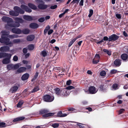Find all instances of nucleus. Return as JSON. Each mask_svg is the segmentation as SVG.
<instances>
[{"mask_svg": "<svg viewBox=\"0 0 128 128\" xmlns=\"http://www.w3.org/2000/svg\"><path fill=\"white\" fill-rule=\"evenodd\" d=\"M70 92L69 90L65 88L61 90L60 96H68Z\"/></svg>", "mask_w": 128, "mask_h": 128, "instance_id": "6", "label": "nucleus"}, {"mask_svg": "<svg viewBox=\"0 0 128 128\" xmlns=\"http://www.w3.org/2000/svg\"><path fill=\"white\" fill-rule=\"evenodd\" d=\"M21 33L25 34H28L30 32V30L27 28H25L21 30Z\"/></svg>", "mask_w": 128, "mask_h": 128, "instance_id": "18", "label": "nucleus"}, {"mask_svg": "<svg viewBox=\"0 0 128 128\" xmlns=\"http://www.w3.org/2000/svg\"><path fill=\"white\" fill-rule=\"evenodd\" d=\"M100 89L102 91H104L105 90V88H104V86L101 85L100 87Z\"/></svg>", "mask_w": 128, "mask_h": 128, "instance_id": "53", "label": "nucleus"}, {"mask_svg": "<svg viewBox=\"0 0 128 128\" xmlns=\"http://www.w3.org/2000/svg\"><path fill=\"white\" fill-rule=\"evenodd\" d=\"M51 126L54 128H57L59 126V124L58 123H54L52 124Z\"/></svg>", "mask_w": 128, "mask_h": 128, "instance_id": "38", "label": "nucleus"}, {"mask_svg": "<svg viewBox=\"0 0 128 128\" xmlns=\"http://www.w3.org/2000/svg\"><path fill=\"white\" fill-rule=\"evenodd\" d=\"M13 70L19 68L20 66H21V64L18 63L15 65L13 64Z\"/></svg>", "mask_w": 128, "mask_h": 128, "instance_id": "36", "label": "nucleus"}, {"mask_svg": "<svg viewBox=\"0 0 128 128\" xmlns=\"http://www.w3.org/2000/svg\"><path fill=\"white\" fill-rule=\"evenodd\" d=\"M38 72H36L34 76V77L33 79H32V81L36 80L38 76Z\"/></svg>", "mask_w": 128, "mask_h": 128, "instance_id": "47", "label": "nucleus"}, {"mask_svg": "<svg viewBox=\"0 0 128 128\" xmlns=\"http://www.w3.org/2000/svg\"><path fill=\"white\" fill-rule=\"evenodd\" d=\"M119 36L116 34H113L110 36L109 38V41H114L118 38Z\"/></svg>", "mask_w": 128, "mask_h": 128, "instance_id": "7", "label": "nucleus"}, {"mask_svg": "<svg viewBox=\"0 0 128 128\" xmlns=\"http://www.w3.org/2000/svg\"><path fill=\"white\" fill-rule=\"evenodd\" d=\"M6 123L4 122H0V127H2L4 126Z\"/></svg>", "mask_w": 128, "mask_h": 128, "instance_id": "56", "label": "nucleus"}, {"mask_svg": "<svg viewBox=\"0 0 128 128\" xmlns=\"http://www.w3.org/2000/svg\"><path fill=\"white\" fill-rule=\"evenodd\" d=\"M5 52H0V58L5 57Z\"/></svg>", "mask_w": 128, "mask_h": 128, "instance_id": "50", "label": "nucleus"}, {"mask_svg": "<svg viewBox=\"0 0 128 128\" xmlns=\"http://www.w3.org/2000/svg\"><path fill=\"white\" fill-rule=\"evenodd\" d=\"M23 103V101H20L18 104L17 105V107L18 108H20L21 107V106L22 104Z\"/></svg>", "mask_w": 128, "mask_h": 128, "instance_id": "41", "label": "nucleus"}, {"mask_svg": "<svg viewBox=\"0 0 128 128\" xmlns=\"http://www.w3.org/2000/svg\"><path fill=\"white\" fill-rule=\"evenodd\" d=\"M55 92L56 94L58 96H60L61 91L60 89L58 88H56L54 89Z\"/></svg>", "mask_w": 128, "mask_h": 128, "instance_id": "23", "label": "nucleus"}, {"mask_svg": "<svg viewBox=\"0 0 128 128\" xmlns=\"http://www.w3.org/2000/svg\"><path fill=\"white\" fill-rule=\"evenodd\" d=\"M35 36L33 34L30 35L28 36L26 38V40L28 41H32L34 39Z\"/></svg>", "mask_w": 128, "mask_h": 128, "instance_id": "15", "label": "nucleus"}, {"mask_svg": "<svg viewBox=\"0 0 128 128\" xmlns=\"http://www.w3.org/2000/svg\"><path fill=\"white\" fill-rule=\"evenodd\" d=\"M2 21L4 22H7V24L5 26V28L7 29H8V26L10 24L12 19L10 17L4 16L2 18Z\"/></svg>", "mask_w": 128, "mask_h": 128, "instance_id": "3", "label": "nucleus"}, {"mask_svg": "<svg viewBox=\"0 0 128 128\" xmlns=\"http://www.w3.org/2000/svg\"><path fill=\"white\" fill-rule=\"evenodd\" d=\"M29 76V74L28 73H26L23 75L22 77V80H24L28 79Z\"/></svg>", "mask_w": 128, "mask_h": 128, "instance_id": "21", "label": "nucleus"}, {"mask_svg": "<svg viewBox=\"0 0 128 128\" xmlns=\"http://www.w3.org/2000/svg\"><path fill=\"white\" fill-rule=\"evenodd\" d=\"M25 118L24 116L18 117L14 119L13 121L14 122H16L17 121H20L24 119Z\"/></svg>", "mask_w": 128, "mask_h": 128, "instance_id": "24", "label": "nucleus"}, {"mask_svg": "<svg viewBox=\"0 0 128 128\" xmlns=\"http://www.w3.org/2000/svg\"><path fill=\"white\" fill-rule=\"evenodd\" d=\"M20 42V40L19 39H14L12 41L13 43H18Z\"/></svg>", "mask_w": 128, "mask_h": 128, "instance_id": "43", "label": "nucleus"}, {"mask_svg": "<svg viewBox=\"0 0 128 128\" xmlns=\"http://www.w3.org/2000/svg\"><path fill=\"white\" fill-rule=\"evenodd\" d=\"M103 51L104 52L106 53L109 56L111 55V52L110 50L104 49H103Z\"/></svg>", "mask_w": 128, "mask_h": 128, "instance_id": "32", "label": "nucleus"}, {"mask_svg": "<svg viewBox=\"0 0 128 128\" xmlns=\"http://www.w3.org/2000/svg\"><path fill=\"white\" fill-rule=\"evenodd\" d=\"M117 72V70L115 69H113L110 71V73L112 74H114L116 73Z\"/></svg>", "mask_w": 128, "mask_h": 128, "instance_id": "44", "label": "nucleus"}, {"mask_svg": "<svg viewBox=\"0 0 128 128\" xmlns=\"http://www.w3.org/2000/svg\"><path fill=\"white\" fill-rule=\"evenodd\" d=\"M54 97L53 96H51L50 95L47 94L44 96L43 98L44 100L46 102H50L52 101L54 99Z\"/></svg>", "mask_w": 128, "mask_h": 128, "instance_id": "4", "label": "nucleus"}, {"mask_svg": "<svg viewBox=\"0 0 128 128\" xmlns=\"http://www.w3.org/2000/svg\"><path fill=\"white\" fill-rule=\"evenodd\" d=\"M20 26L19 23L17 22H14L12 19L9 26L12 27H18Z\"/></svg>", "mask_w": 128, "mask_h": 128, "instance_id": "5", "label": "nucleus"}, {"mask_svg": "<svg viewBox=\"0 0 128 128\" xmlns=\"http://www.w3.org/2000/svg\"><path fill=\"white\" fill-rule=\"evenodd\" d=\"M103 40L104 41H107L108 40L109 38L106 36L104 37L103 38Z\"/></svg>", "mask_w": 128, "mask_h": 128, "instance_id": "62", "label": "nucleus"}, {"mask_svg": "<svg viewBox=\"0 0 128 128\" xmlns=\"http://www.w3.org/2000/svg\"><path fill=\"white\" fill-rule=\"evenodd\" d=\"M68 110L70 111H73L74 112H76V110L74 108H69L68 109Z\"/></svg>", "mask_w": 128, "mask_h": 128, "instance_id": "55", "label": "nucleus"}, {"mask_svg": "<svg viewBox=\"0 0 128 128\" xmlns=\"http://www.w3.org/2000/svg\"><path fill=\"white\" fill-rule=\"evenodd\" d=\"M34 48V46L32 44L29 45L28 46V50H33Z\"/></svg>", "mask_w": 128, "mask_h": 128, "instance_id": "40", "label": "nucleus"}, {"mask_svg": "<svg viewBox=\"0 0 128 128\" xmlns=\"http://www.w3.org/2000/svg\"><path fill=\"white\" fill-rule=\"evenodd\" d=\"M5 54L4 55L5 57H8V58L10 59V58L12 56V54H8L6 53L5 52Z\"/></svg>", "mask_w": 128, "mask_h": 128, "instance_id": "42", "label": "nucleus"}, {"mask_svg": "<svg viewBox=\"0 0 128 128\" xmlns=\"http://www.w3.org/2000/svg\"><path fill=\"white\" fill-rule=\"evenodd\" d=\"M23 18L24 19L28 21H31L33 19L32 18L31 16L28 15H24Z\"/></svg>", "mask_w": 128, "mask_h": 128, "instance_id": "19", "label": "nucleus"}, {"mask_svg": "<svg viewBox=\"0 0 128 128\" xmlns=\"http://www.w3.org/2000/svg\"><path fill=\"white\" fill-rule=\"evenodd\" d=\"M116 17L118 19L121 18V15L120 14H117L116 15Z\"/></svg>", "mask_w": 128, "mask_h": 128, "instance_id": "58", "label": "nucleus"}, {"mask_svg": "<svg viewBox=\"0 0 128 128\" xmlns=\"http://www.w3.org/2000/svg\"><path fill=\"white\" fill-rule=\"evenodd\" d=\"M26 68L25 67H21L18 68L17 71V72H16V73H21L22 72L26 70Z\"/></svg>", "mask_w": 128, "mask_h": 128, "instance_id": "22", "label": "nucleus"}, {"mask_svg": "<svg viewBox=\"0 0 128 128\" xmlns=\"http://www.w3.org/2000/svg\"><path fill=\"white\" fill-rule=\"evenodd\" d=\"M125 110L123 108H121L118 111V113L119 114H120L124 113L125 111Z\"/></svg>", "mask_w": 128, "mask_h": 128, "instance_id": "48", "label": "nucleus"}, {"mask_svg": "<svg viewBox=\"0 0 128 128\" xmlns=\"http://www.w3.org/2000/svg\"><path fill=\"white\" fill-rule=\"evenodd\" d=\"M53 32V30L52 29L50 30L48 32V35H50L52 34Z\"/></svg>", "mask_w": 128, "mask_h": 128, "instance_id": "59", "label": "nucleus"}, {"mask_svg": "<svg viewBox=\"0 0 128 128\" xmlns=\"http://www.w3.org/2000/svg\"><path fill=\"white\" fill-rule=\"evenodd\" d=\"M14 11H10L9 12L10 14L12 16H16L18 15L19 13L23 14L24 12V10L18 6H14Z\"/></svg>", "mask_w": 128, "mask_h": 128, "instance_id": "2", "label": "nucleus"}, {"mask_svg": "<svg viewBox=\"0 0 128 128\" xmlns=\"http://www.w3.org/2000/svg\"><path fill=\"white\" fill-rule=\"evenodd\" d=\"M47 54V53L45 50H44L41 52V55L44 57L46 56Z\"/></svg>", "mask_w": 128, "mask_h": 128, "instance_id": "35", "label": "nucleus"}, {"mask_svg": "<svg viewBox=\"0 0 128 128\" xmlns=\"http://www.w3.org/2000/svg\"><path fill=\"white\" fill-rule=\"evenodd\" d=\"M57 7V6L56 5H54V6H52L50 7V8L51 9H54Z\"/></svg>", "mask_w": 128, "mask_h": 128, "instance_id": "54", "label": "nucleus"}, {"mask_svg": "<svg viewBox=\"0 0 128 128\" xmlns=\"http://www.w3.org/2000/svg\"><path fill=\"white\" fill-rule=\"evenodd\" d=\"M62 112L60 111L58 113V116L61 117V116H62Z\"/></svg>", "mask_w": 128, "mask_h": 128, "instance_id": "63", "label": "nucleus"}, {"mask_svg": "<svg viewBox=\"0 0 128 128\" xmlns=\"http://www.w3.org/2000/svg\"><path fill=\"white\" fill-rule=\"evenodd\" d=\"M10 61L9 59L6 58L2 60V63L4 64H7L10 62Z\"/></svg>", "mask_w": 128, "mask_h": 128, "instance_id": "29", "label": "nucleus"}, {"mask_svg": "<svg viewBox=\"0 0 128 128\" xmlns=\"http://www.w3.org/2000/svg\"><path fill=\"white\" fill-rule=\"evenodd\" d=\"M44 18H42L38 19V21L40 22H42L44 21Z\"/></svg>", "mask_w": 128, "mask_h": 128, "instance_id": "52", "label": "nucleus"}, {"mask_svg": "<svg viewBox=\"0 0 128 128\" xmlns=\"http://www.w3.org/2000/svg\"><path fill=\"white\" fill-rule=\"evenodd\" d=\"M76 41L75 39H72L70 41V42L68 46L69 47H70L73 44V43L75 42Z\"/></svg>", "mask_w": 128, "mask_h": 128, "instance_id": "37", "label": "nucleus"}, {"mask_svg": "<svg viewBox=\"0 0 128 128\" xmlns=\"http://www.w3.org/2000/svg\"><path fill=\"white\" fill-rule=\"evenodd\" d=\"M39 90V88L38 86H36L34 87L32 90L30 92V93H34Z\"/></svg>", "mask_w": 128, "mask_h": 128, "instance_id": "28", "label": "nucleus"}, {"mask_svg": "<svg viewBox=\"0 0 128 128\" xmlns=\"http://www.w3.org/2000/svg\"><path fill=\"white\" fill-rule=\"evenodd\" d=\"M30 28L32 29L36 28L38 27L39 26L38 24L35 23H32L29 25Z\"/></svg>", "mask_w": 128, "mask_h": 128, "instance_id": "14", "label": "nucleus"}, {"mask_svg": "<svg viewBox=\"0 0 128 128\" xmlns=\"http://www.w3.org/2000/svg\"><path fill=\"white\" fill-rule=\"evenodd\" d=\"M118 84H113L112 87L114 90H116L118 88Z\"/></svg>", "mask_w": 128, "mask_h": 128, "instance_id": "33", "label": "nucleus"}, {"mask_svg": "<svg viewBox=\"0 0 128 128\" xmlns=\"http://www.w3.org/2000/svg\"><path fill=\"white\" fill-rule=\"evenodd\" d=\"M28 5L30 8L32 9L35 10L37 8L36 6L35 5L32 3H29L28 4Z\"/></svg>", "mask_w": 128, "mask_h": 128, "instance_id": "26", "label": "nucleus"}, {"mask_svg": "<svg viewBox=\"0 0 128 128\" xmlns=\"http://www.w3.org/2000/svg\"><path fill=\"white\" fill-rule=\"evenodd\" d=\"M50 28V26L49 25L48 26L46 27L44 30V34H45L47 33L48 30H49Z\"/></svg>", "mask_w": 128, "mask_h": 128, "instance_id": "39", "label": "nucleus"}, {"mask_svg": "<svg viewBox=\"0 0 128 128\" xmlns=\"http://www.w3.org/2000/svg\"><path fill=\"white\" fill-rule=\"evenodd\" d=\"M14 20L17 22L21 23H22L23 22V20L22 18L18 17H16L14 18Z\"/></svg>", "mask_w": 128, "mask_h": 128, "instance_id": "30", "label": "nucleus"}, {"mask_svg": "<svg viewBox=\"0 0 128 128\" xmlns=\"http://www.w3.org/2000/svg\"><path fill=\"white\" fill-rule=\"evenodd\" d=\"M80 0H73L71 2V3H73V4L75 3L78 4Z\"/></svg>", "mask_w": 128, "mask_h": 128, "instance_id": "51", "label": "nucleus"}, {"mask_svg": "<svg viewBox=\"0 0 128 128\" xmlns=\"http://www.w3.org/2000/svg\"><path fill=\"white\" fill-rule=\"evenodd\" d=\"M114 64L116 66H119L121 64L120 60L119 59H116L114 61Z\"/></svg>", "mask_w": 128, "mask_h": 128, "instance_id": "20", "label": "nucleus"}, {"mask_svg": "<svg viewBox=\"0 0 128 128\" xmlns=\"http://www.w3.org/2000/svg\"><path fill=\"white\" fill-rule=\"evenodd\" d=\"M121 58L123 60L126 61L128 60V56L125 54H123L121 56Z\"/></svg>", "mask_w": 128, "mask_h": 128, "instance_id": "17", "label": "nucleus"}, {"mask_svg": "<svg viewBox=\"0 0 128 128\" xmlns=\"http://www.w3.org/2000/svg\"><path fill=\"white\" fill-rule=\"evenodd\" d=\"M84 0H81L79 3V5L81 6H82L83 5Z\"/></svg>", "mask_w": 128, "mask_h": 128, "instance_id": "61", "label": "nucleus"}, {"mask_svg": "<svg viewBox=\"0 0 128 128\" xmlns=\"http://www.w3.org/2000/svg\"><path fill=\"white\" fill-rule=\"evenodd\" d=\"M1 33L2 34L1 36V38H0V42L1 43H4L6 45L11 44L10 46H12V43L10 41V39L5 36H6L8 37V36L10 35V32L4 30L1 31Z\"/></svg>", "mask_w": 128, "mask_h": 128, "instance_id": "1", "label": "nucleus"}, {"mask_svg": "<svg viewBox=\"0 0 128 128\" xmlns=\"http://www.w3.org/2000/svg\"><path fill=\"white\" fill-rule=\"evenodd\" d=\"M49 112V110L46 109H43L39 111V113L40 114L44 115Z\"/></svg>", "mask_w": 128, "mask_h": 128, "instance_id": "16", "label": "nucleus"}, {"mask_svg": "<svg viewBox=\"0 0 128 128\" xmlns=\"http://www.w3.org/2000/svg\"><path fill=\"white\" fill-rule=\"evenodd\" d=\"M11 30L12 32L14 34H21V30L18 28H13Z\"/></svg>", "mask_w": 128, "mask_h": 128, "instance_id": "11", "label": "nucleus"}, {"mask_svg": "<svg viewBox=\"0 0 128 128\" xmlns=\"http://www.w3.org/2000/svg\"><path fill=\"white\" fill-rule=\"evenodd\" d=\"M100 57L98 54L95 55L94 58L92 60V62L94 64H96L98 63L99 61Z\"/></svg>", "mask_w": 128, "mask_h": 128, "instance_id": "9", "label": "nucleus"}, {"mask_svg": "<svg viewBox=\"0 0 128 128\" xmlns=\"http://www.w3.org/2000/svg\"><path fill=\"white\" fill-rule=\"evenodd\" d=\"M13 64H9L7 65V68L8 70H10L11 69L13 70Z\"/></svg>", "mask_w": 128, "mask_h": 128, "instance_id": "34", "label": "nucleus"}, {"mask_svg": "<svg viewBox=\"0 0 128 128\" xmlns=\"http://www.w3.org/2000/svg\"><path fill=\"white\" fill-rule=\"evenodd\" d=\"M89 92L90 94H94L96 93L98 90L96 89V88L94 86H90L88 89Z\"/></svg>", "mask_w": 128, "mask_h": 128, "instance_id": "8", "label": "nucleus"}, {"mask_svg": "<svg viewBox=\"0 0 128 128\" xmlns=\"http://www.w3.org/2000/svg\"><path fill=\"white\" fill-rule=\"evenodd\" d=\"M71 83V81L70 80H69L67 81L66 82V84L67 85H70Z\"/></svg>", "mask_w": 128, "mask_h": 128, "instance_id": "60", "label": "nucleus"}, {"mask_svg": "<svg viewBox=\"0 0 128 128\" xmlns=\"http://www.w3.org/2000/svg\"><path fill=\"white\" fill-rule=\"evenodd\" d=\"M8 37L12 39L15 38L21 37V36H19L18 35L16 34H14L12 35H10L8 36Z\"/></svg>", "mask_w": 128, "mask_h": 128, "instance_id": "27", "label": "nucleus"}, {"mask_svg": "<svg viewBox=\"0 0 128 128\" xmlns=\"http://www.w3.org/2000/svg\"><path fill=\"white\" fill-rule=\"evenodd\" d=\"M100 74L101 76H104L106 74V72L104 71L103 70L100 72Z\"/></svg>", "mask_w": 128, "mask_h": 128, "instance_id": "49", "label": "nucleus"}, {"mask_svg": "<svg viewBox=\"0 0 128 128\" xmlns=\"http://www.w3.org/2000/svg\"><path fill=\"white\" fill-rule=\"evenodd\" d=\"M18 88V86H15L12 87L11 88V90L12 91V92H16Z\"/></svg>", "mask_w": 128, "mask_h": 128, "instance_id": "31", "label": "nucleus"}, {"mask_svg": "<svg viewBox=\"0 0 128 128\" xmlns=\"http://www.w3.org/2000/svg\"><path fill=\"white\" fill-rule=\"evenodd\" d=\"M74 87L71 86H68L66 87V89L67 90H71L72 89H74Z\"/></svg>", "mask_w": 128, "mask_h": 128, "instance_id": "45", "label": "nucleus"}, {"mask_svg": "<svg viewBox=\"0 0 128 128\" xmlns=\"http://www.w3.org/2000/svg\"><path fill=\"white\" fill-rule=\"evenodd\" d=\"M21 8L22 9L25 10L26 12L28 13L31 12L32 10L28 8L27 6L24 5L22 4L20 6Z\"/></svg>", "mask_w": 128, "mask_h": 128, "instance_id": "10", "label": "nucleus"}, {"mask_svg": "<svg viewBox=\"0 0 128 128\" xmlns=\"http://www.w3.org/2000/svg\"><path fill=\"white\" fill-rule=\"evenodd\" d=\"M44 3L40 4L38 6V7L40 9L44 10L46 9L48 7V6L47 5L45 4Z\"/></svg>", "mask_w": 128, "mask_h": 128, "instance_id": "13", "label": "nucleus"}, {"mask_svg": "<svg viewBox=\"0 0 128 128\" xmlns=\"http://www.w3.org/2000/svg\"><path fill=\"white\" fill-rule=\"evenodd\" d=\"M23 52L24 53H26L27 52V49L26 48H24L23 49Z\"/></svg>", "mask_w": 128, "mask_h": 128, "instance_id": "64", "label": "nucleus"}, {"mask_svg": "<svg viewBox=\"0 0 128 128\" xmlns=\"http://www.w3.org/2000/svg\"><path fill=\"white\" fill-rule=\"evenodd\" d=\"M54 114V113H47L45 114L42 116V117L44 118H46V117H48L50 116H53Z\"/></svg>", "mask_w": 128, "mask_h": 128, "instance_id": "25", "label": "nucleus"}, {"mask_svg": "<svg viewBox=\"0 0 128 128\" xmlns=\"http://www.w3.org/2000/svg\"><path fill=\"white\" fill-rule=\"evenodd\" d=\"M9 47L7 46H4L0 47V51L1 52H7L9 51Z\"/></svg>", "mask_w": 128, "mask_h": 128, "instance_id": "12", "label": "nucleus"}, {"mask_svg": "<svg viewBox=\"0 0 128 128\" xmlns=\"http://www.w3.org/2000/svg\"><path fill=\"white\" fill-rule=\"evenodd\" d=\"M13 60L14 61H17L18 60V56H14L13 58Z\"/></svg>", "mask_w": 128, "mask_h": 128, "instance_id": "57", "label": "nucleus"}, {"mask_svg": "<svg viewBox=\"0 0 128 128\" xmlns=\"http://www.w3.org/2000/svg\"><path fill=\"white\" fill-rule=\"evenodd\" d=\"M93 12V10L92 9L90 10L89 11V14L88 15L89 17L90 18L92 15Z\"/></svg>", "mask_w": 128, "mask_h": 128, "instance_id": "46", "label": "nucleus"}]
</instances>
